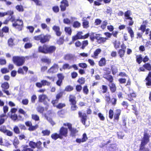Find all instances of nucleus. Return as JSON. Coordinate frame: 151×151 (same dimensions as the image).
Returning a JSON list of instances; mask_svg holds the SVG:
<instances>
[{"instance_id":"f257e3e1","label":"nucleus","mask_w":151,"mask_h":151,"mask_svg":"<svg viewBox=\"0 0 151 151\" xmlns=\"http://www.w3.org/2000/svg\"><path fill=\"white\" fill-rule=\"evenodd\" d=\"M56 47L54 46H48L46 45L38 47V51L39 52L44 54L51 53L56 50Z\"/></svg>"},{"instance_id":"f03ea898","label":"nucleus","mask_w":151,"mask_h":151,"mask_svg":"<svg viewBox=\"0 0 151 151\" xmlns=\"http://www.w3.org/2000/svg\"><path fill=\"white\" fill-rule=\"evenodd\" d=\"M10 20L12 22V26L19 30H21L23 26V21L21 19H16L13 15L11 16Z\"/></svg>"},{"instance_id":"7ed1b4c3","label":"nucleus","mask_w":151,"mask_h":151,"mask_svg":"<svg viewBox=\"0 0 151 151\" xmlns=\"http://www.w3.org/2000/svg\"><path fill=\"white\" fill-rule=\"evenodd\" d=\"M150 136L147 133L144 134V136L141 140L140 145V150H142V151H148L145 149V146L148 142Z\"/></svg>"},{"instance_id":"20e7f679","label":"nucleus","mask_w":151,"mask_h":151,"mask_svg":"<svg viewBox=\"0 0 151 151\" xmlns=\"http://www.w3.org/2000/svg\"><path fill=\"white\" fill-rule=\"evenodd\" d=\"M50 37V35H45L44 34H42L35 36L34 37V39L37 40H40V42L41 43H44L49 41Z\"/></svg>"},{"instance_id":"39448f33","label":"nucleus","mask_w":151,"mask_h":151,"mask_svg":"<svg viewBox=\"0 0 151 151\" xmlns=\"http://www.w3.org/2000/svg\"><path fill=\"white\" fill-rule=\"evenodd\" d=\"M12 60L14 63L18 66L22 65L25 62V58L22 57L14 56L13 57Z\"/></svg>"},{"instance_id":"423d86ee","label":"nucleus","mask_w":151,"mask_h":151,"mask_svg":"<svg viewBox=\"0 0 151 151\" xmlns=\"http://www.w3.org/2000/svg\"><path fill=\"white\" fill-rule=\"evenodd\" d=\"M76 98L75 96L70 95L69 97V101L71 105V109L72 110L75 111L78 108L76 105Z\"/></svg>"},{"instance_id":"0eeeda50","label":"nucleus","mask_w":151,"mask_h":151,"mask_svg":"<svg viewBox=\"0 0 151 151\" xmlns=\"http://www.w3.org/2000/svg\"><path fill=\"white\" fill-rule=\"evenodd\" d=\"M68 133V129L64 127H62L59 130V134L62 139L63 137H67Z\"/></svg>"},{"instance_id":"6e6552de","label":"nucleus","mask_w":151,"mask_h":151,"mask_svg":"<svg viewBox=\"0 0 151 151\" xmlns=\"http://www.w3.org/2000/svg\"><path fill=\"white\" fill-rule=\"evenodd\" d=\"M69 6L67 0H63L61 2V4L60 6L61 10L62 11H65L67 7Z\"/></svg>"},{"instance_id":"1a4fd4ad","label":"nucleus","mask_w":151,"mask_h":151,"mask_svg":"<svg viewBox=\"0 0 151 151\" xmlns=\"http://www.w3.org/2000/svg\"><path fill=\"white\" fill-rule=\"evenodd\" d=\"M0 131L6 134L8 136H11L13 135V133L12 132L6 129V127L4 126H2L0 128Z\"/></svg>"},{"instance_id":"9d476101","label":"nucleus","mask_w":151,"mask_h":151,"mask_svg":"<svg viewBox=\"0 0 151 151\" xmlns=\"http://www.w3.org/2000/svg\"><path fill=\"white\" fill-rule=\"evenodd\" d=\"M69 130L70 132V135L72 137H75L76 136V134L78 132V130L77 129L74 127H69Z\"/></svg>"},{"instance_id":"9b49d317","label":"nucleus","mask_w":151,"mask_h":151,"mask_svg":"<svg viewBox=\"0 0 151 151\" xmlns=\"http://www.w3.org/2000/svg\"><path fill=\"white\" fill-rule=\"evenodd\" d=\"M59 67L57 64H55L48 70V72L49 73H55L57 72L58 69Z\"/></svg>"},{"instance_id":"f8f14e48","label":"nucleus","mask_w":151,"mask_h":151,"mask_svg":"<svg viewBox=\"0 0 151 151\" xmlns=\"http://www.w3.org/2000/svg\"><path fill=\"white\" fill-rule=\"evenodd\" d=\"M78 115L79 117L81 118V122L83 124L85 125L86 123V121L87 119L86 114L85 113L83 114L81 111L78 112Z\"/></svg>"},{"instance_id":"ddd939ff","label":"nucleus","mask_w":151,"mask_h":151,"mask_svg":"<svg viewBox=\"0 0 151 151\" xmlns=\"http://www.w3.org/2000/svg\"><path fill=\"white\" fill-rule=\"evenodd\" d=\"M88 139L86 134V133H84L83 135V137L82 139L77 138L76 139V142L78 143H81L82 142H86Z\"/></svg>"},{"instance_id":"4468645a","label":"nucleus","mask_w":151,"mask_h":151,"mask_svg":"<svg viewBox=\"0 0 151 151\" xmlns=\"http://www.w3.org/2000/svg\"><path fill=\"white\" fill-rule=\"evenodd\" d=\"M52 29L55 32L57 36H60L61 35V32L60 31V28L59 26L55 25L52 27Z\"/></svg>"},{"instance_id":"2eb2a0df","label":"nucleus","mask_w":151,"mask_h":151,"mask_svg":"<svg viewBox=\"0 0 151 151\" xmlns=\"http://www.w3.org/2000/svg\"><path fill=\"white\" fill-rule=\"evenodd\" d=\"M146 80L147 81L146 85L148 86H151V72H149L148 76L146 77Z\"/></svg>"},{"instance_id":"dca6fc26","label":"nucleus","mask_w":151,"mask_h":151,"mask_svg":"<svg viewBox=\"0 0 151 151\" xmlns=\"http://www.w3.org/2000/svg\"><path fill=\"white\" fill-rule=\"evenodd\" d=\"M47 99V97L45 94L40 95L38 96V101L39 102H42L45 101L46 99Z\"/></svg>"},{"instance_id":"f3484780","label":"nucleus","mask_w":151,"mask_h":151,"mask_svg":"<svg viewBox=\"0 0 151 151\" xmlns=\"http://www.w3.org/2000/svg\"><path fill=\"white\" fill-rule=\"evenodd\" d=\"M74 55L68 54L65 55L64 57V59L65 60H73L74 59Z\"/></svg>"},{"instance_id":"a211bd4d","label":"nucleus","mask_w":151,"mask_h":151,"mask_svg":"<svg viewBox=\"0 0 151 151\" xmlns=\"http://www.w3.org/2000/svg\"><path fill=\"white\" fill-rule=\"evenodd\" d=\"M13 13L14 12L13 11H11L4 12H0V17H2L6 15H9L11 17V16L13 14Z\"/></svg>"},{"instance_id":"6ab92c4d","label":"nucleus","mask_w":151,"mask_h":151,"mask_svg":"<svg viewBox=\"0 0 151 151\" xmlns=\"http://www.w3.org/2000/svg\"><path fill=\"white\" fill-rule=\"evenodd\" d=\"M51 137L52 139L55 140H56L58 138L62 139L60 137L59 134L57 133H55L52 134L51 135Z\"/></svg>"},{"instance_id":"aec40b11","label":"nucleus","mask_w":151,"mask_h":151,"mask_svg":"<svg viewBox=\"0 0 151 151\" xmlns=\"http://www.w3.org/2000/svg\"><path fill=\"white\" fill-rule=\"evenodd\" d=\"M109 86L111 92H114L116 90V87L115 84L113 83H110Z\"/></svg>"},{"instance_id":"412c9836","label":"nucleus","mask_w":151,"mask_h":151,"mask_svg":"<svg viewBox=\"0 0 151 151\" xmlns=\"http://www.w3.org/2000/svg\"><path fill=\"white\" fill-rule=\"evenodd\" d=\"M124 16L125 19H132V17L130 16L132 14L130 10H127L124 13Z\"/></svg>"},{"instance_id":"4be33fe9","label":"nucleus","mask_w":151,"mask_h":151,"mask_svg":"<svg viewBox=\"0 0 151 151\" xmlns=\"http://www.w3.org/2000/svg\"><path fill=\"white\" fill-rule=\"evenodd\" d=\"M106 64V60L105 58H102L99 61V65L100 66L105 65Z\"/></svg>"},{"instance_id":"5701e85b","label":"nucleus","mask_w":151,"mask_h":151,"mask_svg":"<svg viewBox=\"0 0 151 151\" xmlns=\"http://www.w3.org/2000/svg\"><path fill=\"white\" fill-rule=\"evenodd\" d=\"M121 112V111L120 110L117 109L116 111V113L115 114L114 118L115 120H117V121H118L119 119V116Z\"/></svg>"},{"instance_id":"b1692460","label":"nucleus","mask_w":151,"mask_h":151,"mask_svg":"<svg viewBox=\"0 0 151 151\" xmlns=\"http://www.w3.org/2000/svg\"><path fill=\"white\" fill-rule=\"evenodd\" d=\"M9 83L7 82H5L3 83L1 86L3 89H7L9 88Z\"/></svg>"},{"instance_id":"393cba45","label":"nucleus","mask_w":151,"mask_h":151,"mask_svg":"<svg viewBox=\"0 0 151 151\" xmlns=\"http://www.w3.org/2000/svg\"><path fill=\"white\" fill-rule=\"evenodd\" d=\"M44 116L45 118L52 125L55 124V122L53 121L52 119L50 117L48 116L46 114H45Z\"/></svg>"},{"instance_id":"a878e982","label":"nucleus","mask_w":151,"mask_h":151,"mask_svg":"<svg viewBox=\"0 0 151 151\" xmlns=\"http://www.w3.org/2000/svg\"><path fill=\"white\" fill-rule=\"evenodd\" d=\"M73 26L75 28H78L81 26V24L78 21H76L74 22Z\"/></svg>"},{"instance_id":"bb28decb","label":"nucleus","mask_w":151,"mask_h":151,"mask_svg":"<svg viewBox=\"0 0 151 151\" xmlns=\"http://www.w3.org/2000/svg\"><path fill=\"white\" fill-rule=\"evenodd\" d=\"M128 31L129 33L130 34L131 38L132 39L134 37V33L132 28L130 27H128Z\"/></svg>"},{"instance_id":"cd10ccee","label":"nucleus","mask_w":151,"mask_h":151,"mask_svg":"<svg viewBox=\"0 0 151 151\" xmlns=\"http://www.w3.org/2000/svg\"><path fill=\"white\" fill-rule=\"evenodd\" d=\"M125 52V50H122V49H120L119 50L118 53L120 58H122L123 57Z\"/></svg>"},{"instance_id":"c85d7f7f","label":"nucleus","mask_w":151,"mask_h":151,"mask_svg":"<svg viewBox=\"0 0 151 151\" xmlns=\"http://www.w3.org/2000/svg\"><path fill=\"white\" fill-rule=\"evenodd\" d=\"M41 83H42V86H49L50 84V83L47 81L46 80H42L41 81Z\"/></svg>"},{"instance_id":"c756f323","label":"nucleus","mask_w":151,"mask_h":151,"mask_svg":"<svg viewBox=\"0 0 151 151\" xmlns=\"http://www.w3.org/2000/svg\"><path fill=\"white\" fill-rule=\"evenodd\" d=\"M32 119L35 121H38L40 120L39 116L35 114H32Z\"/></svg>"},{"instance_id":"7c9ffc66","label":"nucleus","mask_w":151,"mask_h":151,"mask_svg":"<svg viewBox=\"0 0 151 151\" xmlns=\"http://www.w3.org/2000/svg\"><path fill=\"white\" fill-rule=\"evenodd\" d=\"M65 32L68 33L69 35H71L72 32V30L70 27H65Z\"/></svg>"},{"instance_id":"2f4dec72","label":"nucleus","mask_w":151,"mask_h":151,"mask_svg":"<svg viewBox=\"0 0 151 151\" xmlns=\"http://www.w3.org/2000/svg\"><path fill=\"white\" fill-rule=\"evenodd\" d=\"M114 46L116 49L119 47L120 45V42L119 41L115 40L114 42Z\"/></svg>"},{"instance_id":"473e14b6","label":"nucleus","mask_w":151,"mask_h":151,"mask_svg":"<svg viewBox=\"0 0 151 151\" xmlns=\"http://www.w3.org/2000/svg\"><path fill=\"white\" fill-rule=\"evenodd\" d=\"M144 67L148 70H151V65L149 63L145 64L143 65Z\"/></svg>"},{"instance_id":"72a5a7b5","label":"nucleus","mask_w":151,"mask_h":151,"mask_svg":"<svg viewBox=\"0 0 151 151\" xmlns=\"http://www.w3.org/2000/svg\"><path fill=\"white\" fill-rule=\"evenodd\" d=\"M82 46L81 47V48L82 49H84L85 47L87 46L88 44V41L87 40L83 41L82 42Z\"/></svg>"},{"instance_id":"f704fd0d","label":"nucleus","mask_w":151,"mask_h":151,"mask_svg":"<svg viewBox=\"0 0 151 151\" xmlns=\"http://www.w3.org/2000/svg\"><path fill=\"white\" fill-rule=\"evenodd\" d=\"M16 9L19 12H23L24 9L23 6L21 5H17L16 6Z\"/></svg>"},{"instance_id":"c9c22d12","label":"nucleus","mask_w":151,"mask_h":151,"mask_svg":"<svg viewBox=\"0 0 151 151\" xmlns=\"http://www.w3.org/2000/svg\"><path fill=\"white\" fill-rule=\"evenodd\" d=\"M108 22L106 21L105 20L104 21L102 22V24L101 25V28L103 29H104L106 28V26Z\"/></svg>"},{"instance_id":"e433bc0d","label":"nucleus","mask_w":151,"mask_h":151,"mask_svg":"<svg viewBox=\"0 0 151 151\" xmlns=\"http://www.w3.org/2000/svg\"><path fill=\"white\" fill-rule=\"evenodd\" d=\"M37 110L40 113H42L44 111V108L42 106H39L37 107Z\"/></svg>"},{"instance_id":"4c0bfd02","label":"nucleus","mask_w":151,"mask_h":151,"mask_svg":"<svg viewBox=\"0 0 151 151\" xmlns=\"http://www.w3.org/2000/svg\"><path fill=\"white\" fill-rule=\"evenodd\" d=\"M42 133L43 134L44 136H48L50 134V131L47 129L42 130Z\"/></svg>"},{"instance_id":"58836bf2","label":"nucleus","mask_w":151,"mask_h":151,"mask_svg":"<svg viewBox=\"0 0 151 151\" xmlns=\"http://www.w3.org/2000/svg\"><path fill=\"white\" fill-rule=\"evenodd\" d=\"M32 46V44L31 43L28 42L25 44L24 47L25 49H27L31 48Z\"/></svg>"},{"instance_id":"ea45409f","label":"nucleus","mask_w":151,"mask_h":151,"mask_svg":"<svg viewBox=\"0 0 151 151\" xmlns=\"http://www.w3.org/2000/svg\"><path fill=\"white\" fill-rule=\"evenodd\" d=\"M88 22L86 20L84 19L83 22V25L84 28H87L88 26Z\"/></svg>"},{"instance_id":"a19ab883","label":"nucleus","mask_w":151,"mask_h":151,"mask_svg":"<svg viewBox=\"0 0 151 151\" xmlns=\"http://www.w3.org/2000/svg\"><path fill=\"white\" fill-rule=\"evenodd\" d=\"M77 81L80 84H83L85 82V78L83 77L79 78Z\"/></svg>"},{"instance_id":"79ce46f5","label":"nucleus","mask_w":151,"mask_h":151,"mask_svg":"<svg viewBox=\"0 0 151 151\" xmlns=\"http://www.w3.org/2000/svg\"><path fill=\"white\" fill-rule=\"evenodd\" d=\"M73 89V87L69 85L66 87L65 91H72Z\"/></svg>"},{"instance_id":"37998d69","label":"nucleus","mask_w":151,"mask_h":151,"mask_svg":"<svg viewBox=\"0 0 151 151\" xmlns=\"http://www.w3.org/2000/svg\"><path fill=\"white\" fill-rule=\"evenodd\" d=\"M83 90L84 94H88L89 91L87 86H84L83 87Z\"/></svg>"},{"instance_id":"c03bdc74","label":"nucleus","mask_w":151,"mask_h":151,"mask_svg":"<svg viewBox=\"0 0 151 151\" xmlns=\"http://www.w3.org/2000/svg\"><path fill=\"white\" fill-rule=\"evenodd\" d=\"M38 127V125H36L35 126H32V125L28 129V130L30 131H32L36 129Z\"/></svg>"},{"instance_id":"a18cd8bd","label":"nucleus","mask_w":151,"mask_h":151,"mask_svg":"<svg viewBox=\"0 0 151 151\" xmlns=\"http://www.w3.org/2000/svg\"><path fill=\"white\" fill-rule=\"evenodd\" d=\"M101 52V50L100 49H97L94 52V55L95 57L97 56Z\"/></svg>"},{"instance_id":"49530a36","label":"nucleus","mask_w":151,"mask_h":151,"mask_svg":"<svg viewBox=\"0 0 151 151\" xmlns=\"http://www.w3.org/2000/svg\"><path fill=\"white\" fill-rule=\"evenodd\" d=\"M29 145L30 147L33 148H35L36 145V143L32 141L30 142Z\"/></svg>"},{"instance_id":"de8ad7c7","label":"nucleus","mask_w":151,"mask_h":151,"mask_svg":"<svg viewBox=\"0 0 151 151\" xmlns=\"http://www.w3.org/2000/svg\"><path fill=\"white\" fill-rule=\"evenodd\" d=\"M63 69H71V67L68 64L65 63L63 65Z\"/></svg>"},{"instance_id":"09e8293b","label":"nucleus","mask_w":151,"mask_h":151,"mask_svg":"<svg viewBox=\"0 0 151 151\" xmlns=\"http://www.w3.org/2000/svg\"><path fill=\"white\" fill-rule=\"evenodd\" d=\"M105 100L106 102L109 103L110 101V98L109 93H106L105 95Z\"/></svg>"},{"instance_id":"8fccbe9b","label":"nucleus","mask_w":151,"mask_h":151,"mask_svg":"<svg viewBox=\"0 0 151 151\" xmlns=\"http://www.w3.org/2000/svg\"><path fill=\"white\" fill-rule=\"evenodd\" d=\"M36 147L38 149H42L41 145L42 144V143L40 141H39L37 142V143H36Z\"/></svg>"},{"instance_id":"3c124183","label":"nucleus","mask_w":151,"mask_h":151,"mask_svg":"<svg viewBox=\"0 0 151 151\" xmlns=\"http://www.w3.org/2000/svg\"><path fill=\"white\" fill-rule=\"evenodd\" d=\"M9 31V28L8 27L5 26L2 29V31L1 32L2 33H3V32H4L5 33H7Z\"/></svg>"},{"instance_id":"603ef678","label":"nucleus","mask_w":151,"mask_h":151,"mask_svg":"<svg viewBox=\"0 0 151 151\" xmlns=\"http://www.w3.org/2000/svg\"><path fill=\"white\" fill-rule=\"evenodd\" d=\"M142 60H143V58L141 55H139L137 58V62L139 64H140L141 63Z\"/></svg>"},{"instance_id":"864d4df0","label":"nucleus","mask_w":151,"mask_h":151,"mask_svg":"<svg viewBox=\"0 0 151 151\" xmlns=\"http://www.w3.org/2000/svg\"><path fill=\"white\" fill-rule=\"evenodd\" d=\"M9 45L10 47H12L14 45L13 40L12 38H10L8 42Z\"/></svg>"},{"instance_id":"5fc2aeb1","label":"nucleus","mask_w":151,"mask_h":151,"mask_svg":"<svg viewBox=\"0 0 151 151\" xmlns=\"http://www.w3.org/2000/svg\"><path fill=\"white\" fill-rule=\"evenodd\" d=\"M65 104L60 103L56 106V107L58 108L61 109L65 107Z\"/></svg>"},{"instance_id":"6e6d98bb","label":"nucleus","mask_w":151,"mask_h":151,"mask_svg":"<svg viewBox=\"0 0 151 151\" xmlns=\"http://www.w3.org/2000/svg\"><path fill=\"white\" fill-rule=\"evenodd\" d=\"M42 61L43 62L47 63H50L51 62L50 60L47 58H42Z\"/></svg>"},{"instance_id":"4d7b16f0","label":"nucleus","mask_w":151,"mask_h":151,"mask_svg":"<svg viewBox=\"0 0 151 151\" xmlns=\"http://www.w3.org/2000/svg\"><path fill=\"white\" fill-rule=\"evenodd\" d=\"M14 132L16 134H19V130L17 126H16L14 127L13 128Z\"/></svg>"},{"instance_id":"13d9d810","label":"nucleus","mask_w":151,"mask_h":151,"mask_svg":"<svg viewBox=\"0 0 151 151\" xmlns=\"http://www.w3.org/2000/svg\"><path fill=\"white\" fill-rule=\"evenodd\" d=\"M78 66L82 68H86L87 67V64L85 63H79L78 64Z\"/></svg>"},{"instance_id":"bf43d9fd","label":"nucleus","mask_w":151,"mask_h":151,"mask_svg":"<svg viewBox=\"0 0 151 151\" xmlns=\"http://www.w3.org/2000/svg\"><path fill=\"white\" fill-rule=\"evenodd\" d=\"M114 112L113 110L110 109L109 111V116L110 119H112L113 117Z\"/></svg>"},{"instance_id":"052dcab7","label":"nucleus","mask_w":151,"mask_h":151,"mask_svg":"<svg viewBox=\"0 0 151 151\" xmlns=\"http://www.w3.org/2000/svg\"><path fill=\"white\" fill-rule=\"evenodd\" d=\"M1 71L2 73L5 74L9 72V70L7 68H4L1 69Z\"/></svg>"},{"instance_id":"680f3d73","label":"nucleus","mask_w":151,"mask_h":151,"mask_svg":"<svg viewBox=\"0 0 151 151\" xmlns=\"http://www.w3.org/2000/svg\"><path fill=\"white\" fill-rule=\"evenodd\" d=\"M37 98V96L35 95H33L31 97V101L32 103H34L35 102V100Z\"/></svg>"},{"instance_id":"e2e57ef3","label":"nucleus","mask_w":151,"mask_h":151,"mask_svg":"<svg viewBox=\"0 0 151 151\" xmlns=\"http://www.w3.org/2000/svg\"><path fill=\"white\" fill-rule=\"evenodd\" d=\"M83 34V32H78L76 35L79 39H83V36L81 35Z\"/></svg>"},{"instance_id":"0e129e2a","label":"nucleus","mask_w":151,"mask_h":151,"mask_svg":"<svg viewBox=\"0 0 151 151\" xmlns=\"http://www.w3.org/2000/svg\"><path fill=\"white\" fill-rule=\"evenodd\" d=\"M63 22L66 24H69L70 23L71 21L68 18L64 19L63 20Z\"/></svg>"},{"instance_id":"69168bd1","label":"nucleus","mask_w":151,"mask_h":151,"mask_svg":"<svg viewBox=\"0 0 151 151\" xmlns=\"http://www.w3.org/2000/svg\"><path fill=\"white\" fill-rule=\"evenodd\" d=\"M102 89L103 90L102 91V93H105L106 92L107 90V86H106L102 85Z\"/></svg>"},{"instance_id":"338daca9","label":"nucleus","mask_w":151,"mask_h":151,"mask_svg":"<svg viewBox=\"0 0 151 151\" xmlns=\"http://www.w3.org/2000/svg\"><path fill=\"white\" fill-rule=\"evenodd\" d=\"M29 102V100L27 99H23L22 101V104L24 105H27Z\"/></svg>"},{"instance_id":"774afa93","label":"nucleus","mask_w":151,"mask_h":151,"mask_svg":"<svg viewBox=\"0 0 151 151\" xmlns=\"http://www.w3.org/2000/svg\"><path fill=\"white\" fill-rule=\"evenodd\" d=\"M106 79L110 82V83H112L113 78L112 76L109 75L108 76Z\"/></svg>"}]
</instances>
